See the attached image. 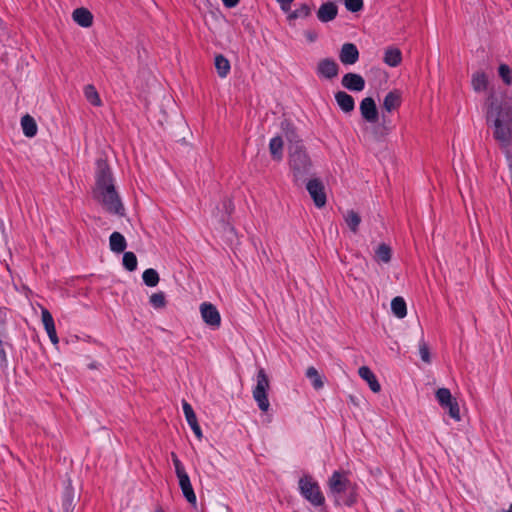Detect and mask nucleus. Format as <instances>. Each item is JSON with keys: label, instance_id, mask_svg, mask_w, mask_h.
I'll return each instance as SVG.
<instances>
[{"label": "nucleus", "instance_id": "31", "mask_svg": "<svg viewBox=\"0 0 512 512\" xmlns=\"http://www.w3.org/2000/svg\"><path fill=\"white\" fill-rule=\"evenodd\" d=\"M345 222L349 226L351 231L356 233L358 231V227H359V224L361 222V218L358 215V213H356L353 210H350L345 215Z\"/></svg>", "mask_w": 512, "mask_h": 512}, {"label": "nucleus", "instance_id": "10", "mask_svg": "<svg viewBox=\"0 0 512 512\" xmlns=\"http://www.w3.org/2000/svg\"><path fill=\"white\" fill-rule=\"evenodd\" d=\"M339 59L344 65H353L359 59V51L355 44L345 43L339 52Z\"/></svg>", "mask_w": 512, "mask_h": 512}, {"label": "nucleus", "instance_id": "19", "mask_svg": "<svg viewBox=\"0 0 512 512\" xmlns=\"http://www.w3.org/2000/svg\"><path fill=\"white\" fill-rule=\"evenodd\" d=\"M401 105V93L398 90L390 91L383 100V108L387 112L398 109Z\"/></svg>", "mask_w": 512, "mask_h": 512}, {"label": "nucleus", "instance_id": "44", "mask_svg": "<svg viewBox=\"0 0 512 512\" xmlns=\"http://www.w3.org/2000/svg\"><path fill=\"white\" fill-rule=\"evenodd\" d=\"M7 364L6 352L3 347V342L0 339V369L4 368Z\"/></svg>", "mask_w": 512, "mask_h": 512}, {"label": "nucleus", "instance_id": "30", "mask_svg": "<svg viewBox=\"0 0 512 512\" xmlns=\"http://www.w3.org/2000/svg\"><path fill=\"white\" fill-rule=\"evenodd\" d=\"M142 278L148 287L157 286L160 280L158 272L153 268L146 269L142 274Z\"/></svg>", "mask_w": 512, "mask_h": 512}, {"label": "nucleus", "instance_id": "9", "mask_svg": "<svg viewBox=\"0 0 512 512\" xmlns=\"http://www.w3.org/2000/svg\"><path fill=\"white\" fill-rule=\"evenodd\" d=\"M362 117L369 123H375L378 119V110L375 101L371 97L364 98L360 103Z\"/></svg>", "mask_w": 512, "mask_h": 512}, {"label": "nucleus", "instance_id": "26", "mask_svg": "<svg viewBox=\"0 0 512 512\" xmlns=\"http://www.w3.org/2000/svg\"><path fill=\"white\" fill-rule=\"evenodd\" d=\"M392 251L387 244H380L375 251V260L378 263H389L391 260Z\"/></svg>", "mask_w": 512, "mask_h": 512}, {"label": "nucleus", "instance_id": "14", "mask_svg": "<svg viewBox=\"0 0 512 512\" xmlns=\"http://www.w3.org/2000/svg\"><path fill=\"white\" fill-rule=\"evenodd\" d=\"M338 14V7L333 2H326L323 3L318 11H317V18L322 23H327L336 18Z\"/></svg>", "mask_w": 512, "mask_h": 512}, {"label": "nucleus", "instance_id": "53", "mask_svg": "<svg viewBox=\"0 0 512 512\" xmlns=\"http://www.w3.org/2000/svg\"><path fill=\"white\" fill-rule=\"evenodd\" d=\"M396 512H404V511H403V510H401V509H399V510H397Z\"/></svg>", "mask_w": 512, "mask_h": 512}, {"label": "nucleus", "instance_id": "7", "mask_svg": "<svg viewBox=\"0 0 512 512\" xmlns=\"http://www.w3.org/2000/svg\"><path fill=\"white\" fill-rule=\"evenodd\" d=\"M202 320L212 329H217L221 325V315L215 305L209 302H203L199 307Z\"/></svg>", "mask_w": 512, "mask_h": 512}, {"label": "nucleus", "instance_id": "24", "mask_svg": "<svg viewBox=\"0 0 512 512\" xmlns=\"http://www.w3.org/2000/svg\"><path fill=\"white\" fill-rule=\"evenodd\" d=\"M269 150L275 160H281L283 156V140L277 136L270 140Z\"/></svg>", "mask_w": 512, "mask_h": 512}, {"label": "nucleus", "instance_id": "43", "mask_svg": "<svg viewBox=\"0 0 512 512\" xmlns=\"http://www.w3.org/2000/svg\"><path fill=\"white\" fill-rule=\"evenodd\" d=\"M189 426L191 427L192 431L194 432L195 436L201 440L203 437L202 430L198 424V421L195 420L194 422L189 423Z\"/></svg>", "mask_w": 512, "mask_h": 512}, {"label": "nucleus", "instance_id": "8", "mask_svg": "<svg viewBox=\"0 0 512 512\" xmlns=\"http://www.w3.org/2000/svg\"><path fill=\"white\" fill-rule=\"evenodd\" d=\"M306 189L318 208L326 204V194L323 183L319 179H311L306 184Z\"/></svg>", "mask_w": 512, "mask_h": 512}, {"label": "nucleus", "instance_id": "40", "mask_svg": "<svg viewBox=\"0 0 512 512\" xmlns=\"http://www.w3.org/2000/svg\"><path fill=\"white\" fill-rule=\"evenodd\" d=\"M347 10L358 12L363 8V0H345Z\"/></svg>", "mask_w": 512, "mask_h": 512}, {"label": "nucleus", "instance_id": "47", "mask_svg": "<svg viewBox=\"0 0 512 512\" xmlns=\"http://www.w3.org/2000/svg\"><path fill=\"white\" fill-rule=\"evenodd\" d=\"M222 2L226 7L232 8L239 3V0H222Z\"/></svg>", "mask_w": 512, "mask_h": 512}, {"label": "nucleus", "instance_id": "45", "mask_svg": "<svg viewBox=\"0 0 512 512\" xmlns=\"http://www.w3.org/2000/svg\"><path fill=\"white\" fill-rule=\"evenodd\" d=\"M7 311L4 307L0 306V335L4 330V325L6 321Z\"/></svg>", "mask_w": 512, "mask_h": 512}, {"label": "nucleus", "instance_id": "32", "mask_svg": "<svg viewBox=\"0 0 512 512\" xmlns=\"http://www.w3.org/2000/svg\"><path fill=\"white\" fill-rule=\"evenodd\" d=\"M435 396H436L437 401L443 408L446 407L449 403H451L454 400L450 390L447 388H439L436 391Z\"/></svg>", "mask_w": 512, "mask_h": 512}, {"label": "nucleus", "instance_id": "17", "mask_svg": "<svg viewBox=\"0 0 512 512\" xmlns=\"http://www.w3.org/2000/svg\"><path fill=\"white\" fill-rule=\"evenodd\" d=\"M358 374L359 376L367 382V384L369 385L370 389L374 392V393H378L380 392L381 390V385L380 383L378 382L375 374L371 371V369L367 366H362L359 368L358 370Z\"/></svg>", "mask_w": 512, "mask_h": 512}, {"label": "nucleus", "instance_id": "37", "mask_svg": "<svg viewBox=\"0 0 512 512\" xmlns=\"http://www.w3.org/2000/svg\"><path fill=\"white\" fill-rule=\"evenodd\" d=\"M445 408L448 409L449 415L456 421L461 420L460 416V408L457 401L454 399L451 403H449Z\"/></svg>", "mask_w": 512, "mask_h": 512}, {"label": "nucleus", "instance_id": "50", "mask_svg": "<svg viewBox=\"0 0 512 512\" xmlns=\"http://www.w3.org/2000/svg\"><path fill=\"white\" fill-rule=\"evenodd\" d=\"M0 236L5 240L6 234H5V224L2 219H0Z\"/></svg>", "mask_w": 512, "mask_h": 512}, {"label": "nucleus", "instance_id": "16", "mask_svg": "<svg viewBox=\"0 0 512 512\" xmlns=\"http://www.w3.org/2000/svg\"><path fill=\"white\" fill-rule=\"evenodd\" d=\"M73 20L81 27L88 28L93 24V15L86 8H77L72 13Z\"/></svg>", "mask_w": 512, "mask_h": 512}, {"label": "nucleus", "instance_id": "38", "mask_svg": "<svg viewBox=\"0 0 512 512\" xmlns=\"http://www.w3.org/2000/svg\"><path fill=\"white\" fill-rule=\"evenodd\" d=\"M499 75L506 84H511L512 72L508 65L501 64L499 66Z\"/></svg>", "mask_w": 512, "mask_h": 512}, {"label": "nucleus", "instance_id": "25", "mask_svg": "<svg viewBox=\"0 0 512 512\" xmlns=\"http://www.w3.org/2000/svg\"><path fill=\"white\" fill-rule=\"evenodd\" d=\"M391 309L393 314L402 319L407 314V307L404 299L400 296L393 298L391 301Z\"/></svg>", "mask_w": 512, "mask_h": 512}, {"label": "nucleus", "instance_id": "13", "mask_svg": "<svg viewBox=\"0 0 512 512\" xmlns=\"http://www.w3.org/2000/svg\"><path fill=\"white\" fill-rule=\"evenodd\" d=\"M41 319L50 341L54 345H57L59 338L57 336L54 319L51 313L44 307L41 308Z\"/></svg>", "mask_w": 512, "mask_h": 512}, {"label": "nucleus", "instance_id": "1", "mask_svg": "<svg viewBox=\"0 0 512 512\" xmlns=\"http://www.w3.org/2000/svg\"><path fill=\"white\" fill-rule=\"evenodd\" d=\"M93 198L106 212L124 216L125 208L116 191L112 172L104 161L98 162Z\"/></svg>", "mask_w": 512, "mask_h": 512}, {"label": "nucleus", "instance_id": "39", "mask_svg": "<svg viewBox=\"0 0 512 512\" xmlns=\"http://www.w3.org/2000/svg\"><path fill=\"white\" fill-rule=\"evenodd\" d=\"M419 353H420L421 359L424 362L430 363L431 360H430L429 348H428L427 343L423 339L419 343Z\"/></svg>", "mask_w": 512, "mask_h": 512}, {"label": "nucleus", "instance_id": "51", "mask_svg": "<svg viewBox=\"0 0 512 512\" xmlns=\"http://www.w3.org/2000/svg\"><path fill=\"white\" fill-rule=\"evenodd\" d=\"M504 512H512V503L510 504L509 508L505 510Z\"/></svg>", "mask_w": 512, "mask_h": 512}, {"label": "nucleus", "instance_id": "34", "mask_svg": "<svg viewBox=\"0 0 512 512\" xmlns=\"http://www.w3.org/2000/svg\"><path fill=\"white\" fill-rule=\"evenodd\" d=\"M149 301L154 308H163L166 306V298L163 292L153 293Z\"/></svg>", "mask_w": 512, "mask_h": 512}, {"label": "nucleus", "instance_id": "41", "mask_svg": "<svg viewBox=\"0 0 512 512\" xmlns=\"http://www.w3.org/2000/svg\"><path fill=\"white\" fill-rule=\"evenodd\" d=\"M171 458L175 467L176 475L178 476L186 473L181 461L178 459L177 455L174 452L171 453Z\"/></svg>", "mask_w": 512, "mask_h": 512}, {"label": "nucleus", "instance_id": "23", "mask_svg": "<svg viewBox=\"0 0 512 512\" xmlns=\"http://www.w3.org/2000/svg\"><path fill=\"white\" fill-rule=\"evenodd\" d=\"M21 127L26 137L32 138L37 134L38 128L36 121L29 114L21 118Z\"/></svg>", "mask_w": 512, "mask_h": 512}, {"label": "nucleus", "instance_id": "36", "mask_svg": "<svg viewBox=\"0 0 512 512\" xmlns=\"http://www.w3.org/2000/svg\"><path fill=\"white\" fill-rule=\"evenodd\" d=\"M182 407H183V412H184V415H185V418H186L188 424L197 420L196 414H195L192 406L187 401H185V400L182 401Z\"/></svg>", "mask_w": 512, "mask_h": 512}, {"label": "nucleus", "instance_id": "5", "mask_svg": "<svg viewBox=\"0 0 512 512\" xmlns=\"http://www.w3.org/2000/svg\"><path fill=\"white\" fill-rule=\"evenodd\" d=\"M270 389V380L263 368H259L256 375V385L252 394L255 402L262 412H267L270 408L268 391Z\"/></svg>", "mask_w": 512, "mask_h": 512}, {"label": "nucleus", "instance_id": "21", "mask_svg": "<svg viewBox=\"0 0 512 512\" xmlns=\"http://www.w3.org/2000/svg\"><path fill=\"white\" fill-rule=\"evenodd\" d=\"M109 246L111 251L115 253H122L125 251L127 243L121 233L113 232L109 237Z\"/></svg>", "mask_w": 512, "mask_h": 512}, {"label": "nucleus", "instance_id": "2", "mask_svg": "<svg viewBox=\"0 0 512 512\" xmlns=\"http://www.w3.org/2000/svg\"><path fill=\"white\" fill-rule=\"evenodd\" d=\"M487 122L493 123L495 139L503 145H508L512 135L511 110L491 102L487 110Z\"/></svg>", "mask_w": 512, "mask_h": 512}, {"label": "nucleus", "instance_id": "11", "mask_svg": "<svg viewBox=\"0 0 512 512\" xmlns=\"http://www.w3.org/2000/svg\"><path fill=\"white\" fill-rule=\"evenodd\" d=\"M341 84L344 88L354 91L360 92L365 88V80L360 74L356 73H346L341 80Z\"/></svg>", "mask_w": 512, "mask_h": 512}, {"label": "nucleus", "instance_id": "18", "mask_svg": "<svg viewBox=\"0 0 512 512\" xmlns=\"http://www.w3.org/2000/svg\"><path fill=\"white\" fill-rule=\"evenodd\" d=\"M335 100L340 109L345 113H350L354 110L355 102L351 95L344 91H339L335 94Z\"/></svg>", "mask_w": 512, "mask_h": 512}, {"label": "nucleus", "instance_id": "48", "mask_svg": "<svg viewBox=\"0 0 512 512\" xmlns=\"http://www.w3.org/2000/svg\"><path fill=\"white\" fill-rule=\"evenodd\" d=\"M305 35H306V38L308 39V41H310V42H314L317 38V34L312 31L306 32Z\"/></svg>", "mask_w": 512, "mask_h": 512}, {"label": "nucleus", "instance_id": "33", "mask_svg": "<svg viewBox=\"0 0 512 512\" xmlns=\"http://www.w3.org/2000/svg\"><path fill=\"white\" fill-rule=\"evenodd\" d=\"M123 266L130 272L137 268V257L133 252H125L123 255Z\"/></svg>", "mask_w": 512, "mask_h": 512}, {"label": "nucleus", "instance_id": "3", "mask_svg": "<svg viewBox=\"0 0 512 512\" xmlns=\"http://www.w3.org/2000/svg\"><path fill=\"white\" fill-rule=\"evenodd\" d=\"M328 488L336 505L351 506L356 502L354 485L345 474L335 471L328 480Z\"/></svg>", "mask_w": 512, "mask_h": 512}, {"label": "nucleus", "instance_id": "15", "mask_svg": "<svg viewBox=\"0 0 512 512\" xmlns=\"http://www.w3.org/2000/svg\"><path fill=\"white\" fill-rule=\"evenodd\" d=\"M177 478L179 480V486L182 490L184 497L190 504L195 506L196 502H197L196 495L194 493V490L191 485L190 478H189L188 474L184 473V474L178 475Z\"/></svg>", "mask_w": 512, "mask_h": 512}, {"label": "nucleus", "instance_id": "6", "mask_svg": "<svg viewBox=\"0 0 512 512\" xmlns=\"http://www.w3.org/2000/svg\"><path fill=\"white\" fill-rule=\"evenodd\" d=\"M301 495L313 506H321L325 502L324 495L316 481L309 475H304L298 482Z\"/></svg>", "mask_w": 512, "mask_h": 512}, {"label": "nucleus", "instance_id": "4", "mask_svg": "<svg viewBox=\"0 0 512 512\" xmlns=\"http://www.w3.org/2000/svg\"><path fill=\"white\" fill-rule=\"evenodd\" d=\"M289 164L295 180H304L310 170L311 161L301 144L295 143L290 147Z\"/></svg>", "mask_w": 512, "mask_h": 512}, {"label": "nucleus", "instance_id": "42", "mask_svg": "<svg viewBox=\"0 0 512 512\" xmlns=\"http://www.w3.org/2000/svg\"><path fill=\"white\" fill-rule=\"evenodd\" d=\"M64 512H73V496L67 493L63 500Z\"/></svg>", "mask_w": 512, "mask_h": 512}, {"label": "nucleus", "instance_id": "35", "mask_svg": "<svg viewBox=\"0 0 512 512\" xmlns=\"http://www.w3.org/2000/svg\"><path fill=\"white\" fill-rule=\"evenodd\" d=\"M310 12H311L310 8L306 4H303L299 8H297L296 10L291 12L288 15V19L289 20H294V19H297V18H306V17H308L310 15Z\"/></svg>", "mask_w": 512, "mask_h": 512}, {"label": "nucleus", "instance_id": "12", "mask_svg": "<svg viewBox=\"0 0 512 512\" xmlns=\"http://www.w3.org/2000/svg\"><path fill=\"white\" fill-rule=\"evenodd\" d=\"M338 72V64L332 59H322L317 65V73L323 78L332 79L338 75Z\"/></svg>", "mask_w": 512, "mask_h": 512}, {"label": "nucleus", "instance_id": "29", "mask_svg": "<svg viewBox=\"0 0 512 512\" xmlns=\"http://www.w3.org/2000/svg\"><path fill=\"white\" fill-rule=\"evenodd\" d=\"M306 376L311 380L312 385L316 390L323 388L324 382L322 380L321 375L319 374L318 370L315 367H308V369L306 370Z\"/></svg>", "mask_w": 512, "mask_h": 512}, {"label": "nucleus", "instance_id": "22", "mask_svg": "<svg viewBox=\"0 0 512 512\" xmlns=\"http://www.w3.org/2000/svg\"><path fill=\"white\" fill-rule=\"evenodd\" d=\"M471 85L475 92H483L487 89L488 78L483 71H477L472 74Z\"/></svg>", "mask_w": 512, "mask_h": 512}, {"label": "nucleus", "instance_id": "27", "mask_svg": "<svg viewBox=\"0 0 512 512\" xmlns=\"http://www.w3.org/2000/svg\"><path fill=\"white\" fill-rule=\"evenodd\" d=\"M215 68L221 78H225L230 71V62L223 55L215 57Z\"/></svg>", "mask_w": 512, "mask_h": 512}, {"label": "nucleus", "instance_id": "46", "mask_svg": "<svg viewBox=\"0 0 512 512\" xmlns=\"http://www.w3.org/2000/svg\"><path fill=\"white\" fill-rule=\"evenodd\" d=\"M293 1L294 0H277V2L280 4L282 10H284V11H288L290 9V4Z\"/></svg>", "mask_w": 512, "mask_h": 512}, {"label": "nucleus", "instance_id": "20", "mask_svg": "<svg viewBox=\"0 0 512 512\" xmlns=\"http://www.w3.org/2000/svg\"><path fill=\"white\" fill-rule=\"evenodd\" d=\"M383 61L390 67H397L402 61V53L398 48L389 47L384 52Z\"/></svg>", "mask_w": 512, "mask_h": 512}, {"label": "nucleus", "instance_id": "28", "mask_svg": "<svg viewBox=\"0 0 512 512\" xmlns=\"http://www.w3.org/2000/svg\"><path fill=\"white\" fill-rule=\"evenodd\" d=\"M84 95L88 102L92 105L100 107L102 105V101L100 99L99 93L96 88L92 84H88L84 87Z\"/></svg>", "mask_w": 512, "mask_h": 512}, {"label": "nucleus", "instance_id": "49", "mask_svg": "<svg viewBox=\"0 0 512 512\" xmlns=\"http://www.w3.org/2000/svg\"><path fill=\"white\" fill-rule=\"evenodd\" d=\"M223 204H224V207H225L226 211H227L228 213H231V211H232V209H233V205H232L231 200L227 199V200H225V201H224V203H223Z\"/></svg>", "mask_w": 512, "mask_h": 512}, {"label": "nucleus", "instance_id": "52", "mask_svg": "<svg viewBox=\"0 0 512 512\" xmlns=\"http://www.w3.org/2000/svg\"><path fill=\"white\" fill-rule=\"evenodd\" d=\"M156 512H164L163 509L161 507H157L156 508Z\"/></svg>", "mask_w": 512, "mask_h": 512}]
</instances>
